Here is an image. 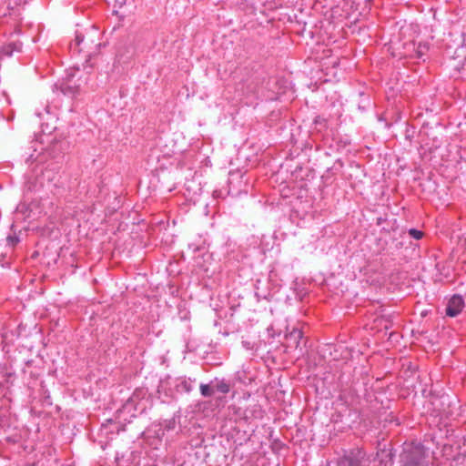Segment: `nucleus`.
I'll use <instances>...</instances> for the list:
<instances>
[{"label": "nucleus", "instance_id": "obj_4", "mask_svg": "<svg viewBox=\"0 0 466 466\" xmlns=\"http://www.w3.org/2000/svg\"><path fill=\"white\" fill-rule=\"evenodd\" d=\"M341 463L343 466H361V460L360 458L346 457Z\"/></svg>", "mask_w": 466, "mask_h": 466}, {"label": "nucleus", "instance_id": "obj_6", "mask_svg": "<svg viewBox=\"0 0 466 466\" xmlns=\"http://www.w3.org/2000/svg\"><path fill=\"white\" fill-rule=\"evenodd\" d=\"M6 242L11 248H14L19 242V238L15 236H9L6 238Z\"/></svg>", "mask_w": 466, "mask_h": 466}, {"label": "nucleus", "instance_id": "obj_2", "mask_svg": "<svg viewBox=\"0 0 466 466\" xmlns=\"http://www.w3.org/2000/svg\"><path fill=\"white\" fill-rule=\"evenodd\" d=\"M302 339V331L298 329H293L285 337L284 345L287 350H297L299 346L300 339Z\"/></svg>", "mask_w": 466, "mask_h": 466}, {"label": "nucleus", "instance_id": "obj_10", "mask_svg": "<svg viewBox=\"0 0 466 466\" xmlns=\"http://www.w3.org/2000/svg\"><path fill=\"white\" fill-rule=\"evenodd\" d=\"M422 55V49H420V51H418V56H420Z\"/></svg>", "mask_w": 466, "mask_h": 466}, {"label": "nucleus", "instance_id": "obj_1", "mask_svg": "<svg viewBox=\"0 0 466 466\" xmlns=\"http://www.w3.org/2000/svg\"><path fill=\"white\" fill-rule=\"evenodd\" d=\"M464 301L459 295H454L449 301L446 314L450 317L457 316L463 309Z\"/></svg>", "mask_w": 466, "mask_h": 466}, {"label": "nucleus", "instance_id": "obj_12", "mask_svg": "<svg viewBox=\"0 0 466 466\" xmlns=\"http://www.w3.org/2000/svg\"><path fill=\"white\" fill-rule=\"evenodd\" d=\"M406 466H409V465H406Z\"/></svg>", "mask_w": 466, "mask_h": 466}, {"label": "nucleus", "instance_id": "obj_3", "mask_svg": "<svg viewBox=\"0 0 466 466\" xmlns=\"http://www.w3.org/2000/svg\"><path fill=\"white\" fill-rule=\"evenodd\" d=\"M76 46H78L80 47L79 48L80 52L86 51V52L90 53V49L92 48V46L94 43L92 40H90V39L86 40L84 36L77 35L76 36Z\"/></svg>", "mask_w": 466, "mask_h": 466}, {"label": "nucleus", "instance_id": "obj_7", "mask_svg": "<svg viewBox=\"0 0 466 466\" xmlns=\"http://www.w3.org/2000/svg\"><path fill=\"white\" fill-rule=\"evenodd\" d=\"M409 234L415 239H420L422 238V232L417 229H410Z\"/></svg>", "mask_w": 466, "mask_h": 466}, {"label": "nucleus", "instance_id": "obj_8", "mask_svg": "<svg viewBox=\"0 0 466 466\" xmlns=\"http://www.w3.org/2000/svg\"><path fill=\"white\" fill-rule=\"evenodd\" d=\"M218 390L222 393H228L229 390V387H228V385H227L225 383H221V384L218 385Z\"/></svg>", "mask_w": 466, "mask_h": 466}, {"label": "nucleus", "instance_id": "obj_11", "mask_svg": "<svg viewBox=\"0 0 466 466\" xmlns=\"http://www.w3.org/2000/svg\"><path fill=\"white\" fill-rule=\"evenodd\" d=\"M93 46H94L95 49H97L98 46H99V44H95Z\"/></svg>", "mask_w": 466, "mask_h": 466}, {"label": "nucleus", "instance_id": "obj_9", "mask_svg": "<svg viewBox=\"0 0 466 466\" xmlns=\"http://www.w3.org/2000/svg\"><path fill=\"white\" fill-rule=\"evenodd\" d=\"M422 55V49H420V51H418V56H420Z\"/></svg>", "mask_w": 466, "mask_h": 466}, {"label": "nucleus", "instance_id": "obj_5", "mask_svg": "<svg viewBox=\"0 0 466 466\" xmlns=\"http://www.w3.org/2000/svg\"><path fill=\"white\" fill-rule=\"evenodd\" d=\"M200 392L204 397H209L213 395L214 390L208 385L201 384Z\"/></svg>", "mask_w": 466, "mask_h": 466}]
</instances>
